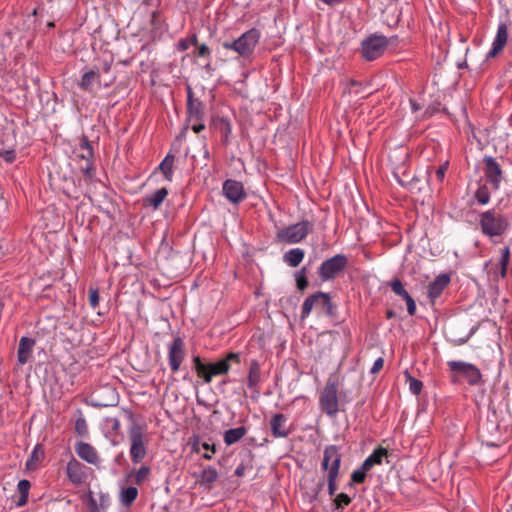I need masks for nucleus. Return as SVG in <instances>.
Returning a JSON list of instances; mask_svg holds the SVG:
<instances>
[{"label": "nucleus", "mask_w": 512, "mask_h": 512, "mask_svg": "<svg viewBox=\"0 0 512 512\" xmlns=\"http://www.w3.org/2000/svg\"><path fill=\"white\" fill-rule=\"evenodd\" d=\"M341 463V455L339 449L335 445L325 448L321 467L327 471L328 493L334 495L337 490L336 480L339 474Z\"/></svg>", "instance_id": "nucleus-1"}, {"label": "nucleus", "mask_w": 512, "mask_h": 512, "mask_svg": "<svg viewBox=\"0 0 512 512\" xmlns=\"http://www.w3.org/2000/svg\"><path fill=\"white\" fill-rule=\"evenodd\" d=\"M453 382L466 381L476 386L482 383V374L477 366L465 361L451 360L447 362Z\"/></svg>", "instance_id": "nucleus-2"}, {"label": "nucleus", "mask_w": 512, "mask_h": 512, "mask_svg": "<svg viewBox=\"0 0 512 512\" xmlns=\"http://www.w3.org/2000/svg\"><path fill=\"white\" fill-rule=\"evenodd\" d=\"M479 225L484 235L501 236L509 227L508 219L495 210H488L479 215Z\"/></svg>", "instance_id": "nucleus-3"}, {"label": "nucleus", "mask_w": 512, "mask_h": 512, "mask_svg": "<svg viewBox=\"0 0 512 512\" xmlns=\"http://www.w3.org/2000/svg\"><path fill=\"white\" fill-rule=\"evenodd\" d=\"M130 441V457L134 464L140 463L147 455V445L149 438L144 428L139 424L133 423L128 429Z\"/></svg>", "instance_id": "nucleus-4"}, {"label": "nucleus", "mask_w": 512, "mask_h": 512, "mask_svg": "<svg viewBox=\"0 0 512 512\" xmlns=\"http://www.w3.org/2000/svg\"><path fill=\"white\" fill-rule=\"evenodd\" d=\"M259 39V31L256 29H251L243 33L239 38L232 42H223L222 46L227 50L235 51L240 56L246 57L254 51Z\"/></svg>", "instance_id": "nucleus-5"}, {"label": "nucleus", "mask_w": 512, "mask_h": 512, "mask_svg": "<svg viewBox=\"0 0 512 512\" xmlns=\"http://www.w3.org/2000/svg\"><path fill=\"white\" fill-rule=\"evenodd\" d=\"M389 45V40L383 35H372L362 41L361 54L366 61L381 57Z\"/></svg>", "instance_id": "nucleus-6"}, {"label": "nucleus", "mask_w": 512, "mask_h": 512, "mask_svg": "<svg viewBox=\"0 0 512 512\" xmlns=\"http://www.w3.org/2000/svg\"><path fill=\"white\" fill-rule=\"evenodd\" d=\"M310 229L311 224L308 221H301L278 230L276 238L281 243L295 244L302 241L308 235Z\"/></svg>", "instance_id": "nucleus-7"}, {"label": "nucleus", "mask_w": 512, "mask_h": 512, "mask_svg": "<svg viewBox=\"0 0 512 512\" xmlns=\"http://www.w3.org/2000/svg\"><path fill=\"white\" fill-rule=\"evenodd\" d=\"M193 362L198 376L202 377L206 383H210L214 376L228 373L230 369V364L223 359L215 363L204 364L199 357H194Z\"/></svg>", "instance_id": "nucleus-8"}, {"label": "nucleus", "mask_w": 512, "mask_h": 512, "mask_svg": "<svg viewBox=\"0 0 512 512\" xmlns=\"http://www.w3.org/2000/svg\"><path fill=\"white\" fill-rule=\"evenodd\" d=\"M347 257L343 254H337L324 261L319 268V276L323 281L333 279L347 265Z\"/></svg>", "instance_id": "nucleus-9"}, {"label": "nucleus", "mask_w": 512, "mask_h": 512, "mask_svg": "<svg viewBox=\"0 0 512 512\" xmlns=\"http://www.w3.org/2000/svg\"><path fill=\"white\" fill-rule=\"evenodd\" d=\"M320 406L329 416H335L338 411L337 387L334 383L327 384L320 397Z\"/></svg>", "instance_id": "nucleus-10"}, {"label": "nucleus", "mask_w": 512, "mask_h": 512, "mask_svg": "<svg viewBox=\"0 0 512 512\" xmlns=\"http://www.w3.org/2000/svg\"><path fill=\"white\" fill-rule=\"evenodd\" d=\"M185 358V344L181 337H176L168 345V362L171 370L178 372Z\"/></svg>", "instance_id": "nucleus-11"}, {"label": "nucleus", "mask_w": 512, "mask_h": 512, "mask_svg": "<svg viewBox=\"0 0 512 512\" xmlns=\"http://www.w3.org/2000/svg\"><path fill=\"white\" fill-rule=\"evenodd\" d=\"M314 308L330 310L331 300L329 295L323 292H317L307 297L302 305V318L308 317Z\"/></svg>", "instance_id": "nucleus-12"}, {"label": "nucleus", "mask_w": 512, "mask_h": 512, "mask_svg": "<svg viewBox=\"0 0 512 512\" xmlns=\"http://www.w3.org/2000/svg\"><path fill=\"white\" fill-rule=\"evenodd\" d=\"M76 157L80 158L84 163L80 164V170L88 178L92 177L91 158L93 149L86 138H83L79 144V148L75 151Z\"/></svg>", "instance_id": "nucleus-13"}, {"label": "nucleus", "mask_w": 512, "mask_h": 512, "mask_svg": "<svg viewBox=\"0 0 512 512\" xmlns=\"http://www.w3.org/2000/svg\"><path fill=\"white\" fill-rule=\"evenodd\" d=\"M114 79L115 78L111 76L108 80L102 81L100 72H96V70H89L82 75L79 86L85 91H92L95 84L109 87Z\"/></svg>", "instance_id": "nucleus-14"}, {"label": "nucleus", "mask_w": 512, "mask_h": 512, "mask_svg": "<svg viewBox=\"0 0 512 512\" xmlns=\"http://www.w3.org/2000/svg\"><path fill=\"white\" fill-rule=\"evenodd\" d=\"M508 37L509 34L507 25L503 22L499 23L497 33L492 42V47L487 53L486 58L489 59L497 56L507 44Z\"/></svg>", "instance_id": "nucleus-15"}, {"label": "nucleus", "mask_w": 512, "mask_h": 512, "mask_svg": "<svg viewBox=\"0 0 512 512\" xmlns=\"http://www.w3.org/2000/svg\"><path fill=\"white\" fill-rule=\"evenodd\" d=\"M485 164V175L489 183L497 189L501 180H502V171L499 164L496 162L495 158L491 156H485L484 159Z\"/></svg>", "instance_id": "nucleus-16"}, {"label": "nucleus", "mask_w": 512, "mask_h": 512, "mask_svg": "<svg viewBox=\"0 0 512 512\" xmlns=\"http://www.w3.org/2000/svg\"><path fill=\"white\" fill-rule=\"evenodd\" d=\"M223 194L232 203H239L246 196L242 183L231 179L224 182Z\"/></svg>", "instance_id": "nucleus-17"}, {"label": "nucleus", "mask_w": 512, "mask_h": 512, "mask_svg": "<svg viewBox=\"0 0 512 512\" xmlns=\"http://www.w3.org/2000/svg\"><path fill=\"white\" fill-rule=\"evenodd\" d=\"M66 472L69 480L75 484H82L86 479L85 466L72 457L67 463Z\"/></svg>", "instance_id": "nucleus-18"}, {"label": "nucleus", "mask_w": 512, "mask_h": 512, "mask_svg": "<svg viewBox=\"0 0 512 512\" xmlns=\"http://www.w3.org/2000/svg\"><path fill=\"white\" fill-rule=\"evenodd\" d=\"M75 452L82 460L92 465H98L100 462L96 449L89 443L79 441L75 444Z\"/></svg>", "instance_id": "nucleus-19"}, {"label": "nucleus", "mask_w": 512, "mask_h": 512, "mask_svg": "<svg viewBox=\"0 0 512 512\" xmlns=\"http://www.w3.org/2000/svg\"><path fill=\"white\" fill-rule=\"evenodd\" d=\"M287 417L284 414H275L270 421L271 433L275 438H286L290 434L287 425Z\"/></svg>", "instance_id": "nucleus-20"}, {"label": "nucleus", "mask_w": 512, "mask_h": 512, "mask_svg": "<svg viewBox=\"0 0 512 512\" xmlns=\"http://www.w3.org/2000/svg\"><path fill=\"white\" fill-rule=\"evenodd\" d=\"M450 278L447 275L441 274L435 278L428 286V296L434 300L440 296L444 288L449 284Z\"/></svg>", "instance_id": "nucleus-21"}, {"label": "nucleus", "mask_w": 512, "mask_h": 512, "mask_svg": "<svg viewBox=\"0 0 512 512\" xmlns=\"http://www.w3.org/2000/svg\"><path fill=\"white\" fill-rule=\"evenodd\" d=\"M33 346L34 340L28 337H22L20 339L17 354L19 364L24 365L29 361Z\"/></svg>", "instance_id": "nucleus-22"}, {"label": "nucleus", "mask_w": 512, "mask_h": 512, "mask_svg": "<svg viewBox=\"0 0 512 512\" xmlns=\"http://www.w3.org/2000/svg\"><path fill=\"white\" fill-rule=\"evenodd\" d=\"M247 433L244 426L228 429L224 432L223 440L227 446L233 445L240 441Z\"/></svg>", "instance_id": "nucleus-23"}, {"label": "nucleus", "mask_w": 512, "mask_h": 512, "mask_svg": "<svg viewBox=\"0 0 512 512\" xmlns=\"http://www.w3.org/2000/svg\"><path fill=\"white\" fill-rule=\"evenodd\" d=\"M188 114L191 119L200 120L202 117V103L193 98L192 91L188 89V103H187Z\"/></svg>", "instance_id": "nucleus-24"}, {"label": "nucleus", "mask_w": 512, "mask_h": 512, "mask_svg": "<svg viewBox=\"0 0 512 512\" xmlns=\"http://www.w3.org/2000/svg\"><path fill=\"white\" fill-rule=\"evenodd\" d=\"M388 454L385 448H377L373 451L371 455H369L364 462L362 463L363 469H367L368 471L375 465L381 464L382 459L386 457Z\"/></svg>", "instance_id": "nucleus-25"}, {"label": "nucleus", "mask_w": 512, "mask_h": 512, "mask_svg": "<svg viewBox=\"0 0 512 512\" xmlns=\"http://www.w3.org/2000/svg\"><path fill=\"white\" fill-rule=\"evenodd\" d=\"M305 252L300 248H293L287 251L284 256V262L290 267H297L304 259Z\"/></svg>", "instance_id": "nucleus-26"}, {"label": "nucleus", "mask_w": 512, "mask_h": 512, "mask_svg": "<svg viewBox=\"0 0 512 512\" xmlns=\"http://www.w3.org/2000/svg\"><path fill=\"white\" fill-rule=\"evenodd\" d=\"M261 380L260 365L256 360H252L249 367L247 385L249 388L254 389L257 387Z\"/></svg>", "instance_id": "nucleus-27"}, {"label": "nucleus", "mask_w": 512, "mask_h": 512, "mask_svg": "<svg viewBox=\"0 0 512 512\" xmlns=\"http://www.w3.org/2000/svg\"><path fill=\"white\" fill-rule=\"evenodd\" d=\"M173 163L174 156L171 154H167L159 165V169L163 173L165 179L168 181H172L173 179Z\"/></svg>", "instance_id": "nucleus-28"}, {"label": "nucleus", "mask_w": 512, "mask_h": 512, "mask_svg": "<svg viewBox=\"0 0 512 512\" xmlns=\"http://www.w3.org/2000/svg\"><path fill=\"white\" fill-rule=\"evenodd\" d=\"M167 195H168L167 189L160 188V189L156 190L153 194L149 195L146 198V202L150 206H152L154 209H157L162 204V202L164 201V199L166 198Z\"/></svg>", "instance_id": "nucleus-29"}, {"label": "nucleus", "mask_w": 512, "mask_h": 512, "mask_svg": "<svg viewBox=\"0 0 512 512\" xmlns=\"http://www.w3.org/2000/svg\"><path fill=\"white\" fill-rule=\"evenodd\" d=\"M138 496V490L134 486L123 488L120 492V501L123 505H131Z\"/></svg>", "instance_id": "nucleus-30"}, {"label": "nucleus", "mask_w": 512, "mask_h": 512, "mask_svg": "<svg viewBox=\"0 0 512 512\" xmlns=\"http://www.w3.org/2000/svg\"><path fill=\"white\" fill-rule=\"evenodd\" d=\"M217 479V470L214 467L208 466L201 472L199 481L202 485L209 486L210 484L214 483Z\"/></svg>", "instance_id": "nucleus-31"}, {"label": "nucleus", "mask_w": 512, "mask_h": 512, "mask_svg": "<svg viewBox=\"0 0 512 512\" xmlns=\"http://www.w3.org/2000/svg\"><path fill=\"white\" fill-rule=\"evenodd\" d=\"M17 489L20 493V498L18 500V506H23L27 503V500H28L30 482L26 479L20 480L18 482Z\"/></svg>", "instance_id": "nucleus-32"}, {"label": "nucleus", "mask_w": 512, "mask_h": 512, "mask_svg": "<svg viewBox=\"0 0 512 512\" xmlns=\"http://www.w3.org/2000/svg\"><path fill=\"white\" fill-rule=\"evenodd\" d=\"M150 468L148 466H141L137 471L131 472L129 477L134 476V481L137 485H141L150 475Z\"/></svg>", "instance_id": "nucleus-33"}, {"label": "nucleus", "mask_w": 512, "mask_h": 512, "mask_svg": "<svg viewBox=\"0 0 512 512\" xmlns=\"http://www.w3.org/2000/svg\"><path fill=\"white\" fill-rule=\"evenodd\" d=\"M390 287L396 295L402 297L404 300L410 296L409 293L404 289L403 284L399 279L392 280Z\"/></svg>", "instance_id": "nucleus-34"}, {"label": "nucleus", "mask_w": 512, "mask_h": 512, "mask_svg": "<svg viewBox=\"0 0 512 512\" xmlns=\"http://www.w3.org/2000/svg\"><path fill=\"white\" fill-rule=\"evenodd\" d=\"M295 279L297 288L299 290L303 291L304 289H306V287L308 286V281L306 277V267H302L299 271L295 273Z\"/></svg>", "instance_id": "nucleus-35"}, {"label": "nucleus", "mask_w": 512, "mask_h": 512, "mask_svg": "<svg viewBox=\"0 0 512 512\" xmlns=\"http://www.w3.org/2000/svg\"><path fill=\"white\" fill-rule=\"evenodd\" d=\"M510 259V248L504 247L501 251L500 265H501V276L505 277L507 271V265Z\"/></svg>", "instance_id": "nucleus-36"}, {"label": "nucleus", "mask_w": 512, "mask_h": 512, "mask_svg": "<svg viewBox=\"0 0 512 512\" xmlns=\"http://www.w3.org/2000/svg\"><path fill=\"white\" fill-rule=\"evenodd\" d=\"M75 432L82 437L88 435V425L84 417H79L75 422Z\"/></svg>", "instance_id": "nucleus-37"}, {"label": "nucleus", "mask_w": 512, "mask_h": 512, "mask_svg": "<svg viewBox=\"0 0 512 512\" xmlns=\"http://www.w3.org/2000/svg\"><path fill=\"white\" fill-rule=\"evenodd\" d=\"M477 202L481 205H486L489 202L490 196L486 187H480L475 194Z\"/></svg>", "instance_id": "nucleus-38"}, {"label": "nucleus", "mask_w": 512, "mask_h": 512, "mask_svg": "<svg viewBox=\"0 0 512 512\" xmlns=\"http://www.w3.org/2000/svg\"><path fill=\"white\" fill-rule=\"evenodd\" d=\"M408 380L410 392L414 395L420 394L423 387V383L420 380L413 378L411 376H408Z\"/></svg>", "instance_id": "nucleus-39"}, {"label": "nucleus", "mask_w": 512, "mask_h": 512, "mask_svg": "<svg viewBox=\"0 0 512 512\" xmlns=\"http://www.w3.org/2000/svg\"><path fill=\"white\" fill-rule=\"evenodd\" d=\"M367 469H363V465H361L358 469L354 470L351 475L352 482L362 483L365 480Z\"/></svg>", "instance_id": "nucleus-40"}, {"label": "nucleus", "mask_w": 512, "mask_h": 512, "mask_svg": "<svg viewBox=\"0 0 512 512\" xmlns=\"http://www.w3.org/2000/svg\"><path fill=\"white\" fill-rule=\"evenodd\" d=\"M448 168V163L442 164L440 167L436 169L434 175L431 176L432 181H436L437 183H441L444 180L445 173Z\"/></svg>", "instance_id": "nucleus-41"}, {"label": "nucleus", "mask_w": 512, "mask_h": 512, "mask_svg": "<svg viewBox=\"0 0 512 512\" xmlns=\"http://www.w3.org/2000/svg\"><path fill=\"white\" fill-rule=\"evenodd\" d=\"M351 503V497L345 493H340L336 496L334 504L336 508L341 509Z\"/></svg>", "instance_id": "nucleus-42"}, {"label": "nucleus", "mask_w": 512, "mask_h": 512, "mask_svg": "<svg viewBox=\"0 0 512 512\" xmlns=\"http://www.w3.org/2000/svg\"><path fill=\"white\" fill-rule=\"evenodd\" d=\"M197 43L196 35H193L190 39H182L178 42L177 48L180 51L187 50L191 45H195Z\"/></svg>", "instance_id": "nucleus-43"}, {"label": "nucleus", "mask_w": 512, "mask_h": 512, "mask_svg": "<svg viewBox=\"0 0 512 512\" xmlns=\"http://www.w3.org/2000/svg\"><path fill=\"white\" fill-rule=\"evenodd\" d=\"M89 303L92 308H96L99 304V294L97 289L89 290Z\"/></svg>", "instance_id": "nucleus-44"}, {"label": "nucleus", "mask_w": 512, "mask_h": 512, "mask_svg": "<svg viewBox=\"0 0 512 512\" xmlns=\"http://www.w3.org/2000/svg\"><path fill=\"white\" fill-rule=\"evenodd\" d=\"M383 365H384L383 358L382 357L377 358L374 361V363L370 369V373L375 374V373L379 372L382 369Z\"/></svg>", "instance_id": "nucleus-45"}, {"label": "nucleus", "mask_w": 512, "mask_h": 512, "mask_svg": "<svg viewBox=\"0 0 512 512\" xmlns=\"http://www.w3.org/2000/svg\"><path fill=\"white\" fill-rule=\"evenodd\" d=\"M405 302L407 304V311L410 315H414L416 312V303L414 299L409 296L407 299H405Z\"/></svg>", "instance_id": "nucleus-46"}, {"label": "nucleus", "mask_w": 512, "mask_h": 512, "mask_svg": "<svg viewBox=\"0 0 512 512\" xmlns=\"http://www.w3.org/2000/svg\"><path fill=\"white\" fill-rule=\"evenodd\" d=\"M0 156L7 163H12L15 160V153L12 150L5 151Z\"/></svg>", "instance_id": "nucleus-47"}, {"label": "nucleus", "mask_w": 512, "mask_h": 512, "mask_svg": "<svg viewBox=\"0 0 512 512\" xmlns=\"http://www.w3.org/2000/svg\"><path fill=\"white\" fill-rule=\"evenodd\" d=\"M110 70H111V64L108 63V62H105L102 66L101 69L97 70L96 72H100L101 73V77L103 76V74H109L110 73Z\"/></svg>", "instance_id": "nucleus-48"}, {"label": "nucleus", "mask_w": 512, "mask_h": 512, "mask_svg": "<svg viewBox=\"0 0 512 512\" xmlns=\"http://www.w3.org/2000/svg\"><path fill=\"white\" fill-rule=\"evenodd\" d=\"M223 360H227V363L229 364L230 361H236V362H239V354L238 353H234V352H231L229 353L226 358H224Z\"/></svg>", "instance_id": "nucleus-49"}, {"label": "nucleus", "mask_w": 512, "mask_h": 512, "mask_svg": "<svg viewBox=\"0 0 512 512\" xmlns=\"http://www.w3.org/2000/svg\"><path fill=\"white\" fill-rule=\"evenodd\" d=\"M410 105L413 112H418L422 109V105L414 99H410Z\"/></svg>", "instance_id": "nucleus-50"}, {"label": "nucleus", "mask_w": 512, "mask_h": 512, "mask_svg": "<svg viewBox=\"0 0 512 512\" xmlns=\"http://www.w3.org/2000/svg\"><path fill=\"white\" fill-rule=\"evenodd\" d=\"M246 467L244 464H240L235 469V475L241 477L245 474Z\"/></svg>", "instance_id": "nucleus-51"}, {"label": "nucleus", "mask_w": 512, "mask_h": 512, "mask_svg": "<svg viewBox=\"0 0 512 512\" xmlns=\"http://www.w3.org/2000/svg\"><path fill=\"white\" fill-rule=\"evenodd\" d=\"M208 52H209V48L206 44H201L199 46V52H198L199 56H205Z\"/></svg>", "instance_id": "nucleus-52"}, {"label": "nucleus", "mask_w": 512, "mask_h": 512, "mask_svg": "<svg viewBox=\"0 0 512 512\" xmlns=\"http://www.w3.org/2000/svg\"><path fill=\"white\" fill-rule=\"evenodd\" d=\"M39 459V454H38V450L37 448H35L31 454V459L27 461V467H30V463L33 461V460H38Z\"/></svg>", "instance_id": "nucleus-53"}, {"label": "nucleus", "mask_w": 512, "mask_h": 512, "mask_svg": "<svg viewBox=\"0 0 512 512\" xmlns=\"http://www.w3.org/2000/svg\"><path fill=\"white\" fill-rule=\"evenodd\" d=\"M202 447H203L205 450H211L213 453H215V452H216V447H215V445H214V444L210 445L209 443L204 442V443L202 444Z\"/></svg>", "instance_id": "nucleus-54"}, {"label": "nucleus", "mask_w": 512, "mask_h": 512, "mask_svg": "<svg viewBox=\"0 0 512 512\" xmlns=\"http://www.w3.org/2000/svg\"><path fill=\"white\" fill-rule=\"evenodd\" d=\"M205 128L204 124H195L193 125L192 129L195 133H199L200 131H202L203 129Z\"/></svg>", "instance_id": "nucleus-55"}, {"label": "nucleus", "mask_w": 512, "mask_h": 512, "mask_svg": "<svg viewBox=\"0 0 512 512\" xmlns=\"http://www.w3.org/2000/svg\"><path fill=\"white\" fill-rule=\"evenodd\" d=\"M321 1L327 5H334L338 2L337 0H321Z\"/></svg>", "instance_id": "nucleus-56"}, {"label": "nucleus", "mask_w": 512, "mask_h": 512, "mask_svg": "<svg viewBox=\"0 0 512 512\" xmlns=\"http://www.w3.org/2000/svg\"><path fill=\"white\" fill-rule=\"evenodd\" d=\"M230 132H231L230 125H229V123H226V127H225V135H226V137H228Z\"/></svg>", "instance_id": "nucleus-57"}, {"label": "nucleus", "mask_w": 512, "mask_h": 512, "mask_svg": "<svg viewBox=\"0 0 512 512\" xmlns=\"http://www.w3.org/2000/svg\"><path fill=\"white\" fill-rule=\"evenodd\" d=\"M203 458H204V459H207V460H210V459H212V455H211V454H209V453H205V454L203 455Z\"/></svg>", "instance_id": "nucleus-58"}, {"label": "nucleus", "mask_w": 512, "mask_h": 512, "mask_svg": "<svg viewBox=\"0 0 512 512\" xmlns=\"http://www.w3.org/2000/svg\"><path fill=\"white\" fill-rule=\"evenodd\" d=\"M507 512H512V506H511V508H510V509H508V510H507Z\"/></svg>", "instance_id": "nucleus-59"}]
</instances>
